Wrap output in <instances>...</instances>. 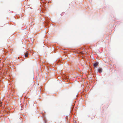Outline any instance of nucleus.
<instances>
[{
  "label": "nucleus",
  "instance_id": "1",
  "mask_svg": "<svg viewBox=\"0 0 123 123\" xmlns=\"http://www.w3.org/2000/svg\"><path fill=\"white\" fill-rule=\"evenodd\" d=\"M98 71L100 73H101L102 72V69L101 68H100L98 69Z\"/></svg>",
  "mask_w": 123,
  "mask_h": 123
},
{
  "label": "nucleus",
  "instance_id": "2",
  "mask_svg": "<svg viewBox=\"0 0 123 123\" xmlns=\"http://www.w3.org/2000/svg\"><path fill=\"white\" fill-rule=\"evenodd\" d=\"M98 62H96L93 65V66L94 67H96L98 66Z\"/></svg>",
  "mask_w": 123,
  "mask_h": 123
},
{
  "label": "nucleus",
  "instance_id": "3",
  "mask_svg": "<svg viewBox=\"0 0 123 123\" xmlns=\"http://www.w3.org/2000/svg\"><path fill=\"white\" fill-rule=\"evenodd\" d=\"M28 53H26V54L25 55V56L26 57H27V56L28 55Z\"/></svg>",
  "mask_w": 123,
  "mask_h": 123
},
{
  "label": "nucleus",
  "instance_id": "4",
  "mask_svg": "<svg viewBox=\"0 0 123 123\" xmlns=\"http://www.w3.org/2000/svg\"><path fill=\"white\" fill-rule=\"evenodd\" d=\"M2 102L0 101V106H1Z\"/></svg>",
  "mask_w": 123,
  "mask_h": 123
},
{
  "label": "nucleus",
  "instance_id": "5",
  "mask_svg": "<svg viewBox=\"0 0 123 123\" xmlns=\"http://www.w3.org/2000/svg\"><path fill=\"white\" fill-rule=\"evenodd\" d=\"M81 54H84L83 53V52H81Z\"/></svg>",
  "mask_w": 123,
  "mask_h": 123
}]
</instances>
